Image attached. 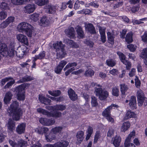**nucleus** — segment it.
<instances>
[{"mask_svg":"<svg viewBox=\"0 0 147 147\" xmlns=\"http://www.w3.org/2000/svg\"><path fill=\"white\" fill-rule=\"evenodd\" d=\"M18 103L16 101H14L11 105L9 108L7 110L9 115L12 116L13 119L16 121H18L20 117L22 115V110L18 108Z\"/></svg>","mask_w":147,"mask_h":147,"instance_id":"1","label":"nucleus"},{"mask_svg":"<svg viewBox=\"0 0 147 147\" xmlns=\"http://www.w3.org/2000/svg\"><path fill=\"white\" fill-rule=\"evenodd\" d=\"M31 25L25 22L20 23L17 27L18 30L20 32H22L28 37H32L35 36V33H33L31 29Z\"/></svg>","mask_w":147,"mask_h":147,"instance_id":"2","label":"nucleus"},{"mask_svg":"<svg viewBox=\"0 0 147 147\" xmlns=\"http://www.w3.org/2000/svg\"><path fill=\"white\" fill-rule=\"evenodd\" d=\"M98 87L95 88L94 93L96 96L99 97L100 100H105L108 96V92L105 90H103L99 85H98Z\"/></svg>","mask_w":147,"mask_h":147,"instance_id":"3","label":"nucleus"},{"mask_svg":"<svg viewBox=\"0 0 147 147\" xmlns=\"http://www.w3.org/2000/svg\"><path fill=\"white\" fill-rule=\"evenodd\" d=\"M37 111L38 113L46 115L49 117H60L61 115V113L60 112L56 111L50 112L41 108L37 109Z\"/></svg>","mask_w":147,"mask_h":147,"instance_id":"4","label":"nucleus"},{"mask_svg":"<svg viewBox=\"0 0 147 147\" xmlns=\"http://www.w3.org/2000/svg\"><path fill=\"white\" fill-rule=\"evenodd\" d=\"M137 96L138 100L139 106H142L143 104L144 106L147 105V98L144 97L143 92L140 89L138 90Z\"/></svg>","mask_w":147,"mask_h":147,"instance_id":"5","label":"nucleus"},{"mask_svg":"<svg viewBox=\"0 0 147 147\" xmlns=\"http://www.w3.org/2000/svg\"><path fill=\"white\" fill-rule=\"evenodd\" d=\"M117 54L119 55L121 61L126 65V69H129L131 67V64L130 62L125 59V56L120 52H117Z\"/></svg>","mask_w":147,"mask_h":147,"instance_id":"6","label":"nucleus"},{"mask_svg":"<svg viewBox=\"0 0 147 147\" xmlns=\"http://www.w3.org/2000/svg\"><path fill=\"white\" fill-rule=\"evenodd\" d=\"M7 82H8L5 86L4 87L5 88H9L10 87L15 83V81L12 78L8 77L1 80V84L3 86Z\"/></svg>","mask_w":147,"mask_h":147,"instance_id":"7","label":"nucleus"},{"mask_svg":"<svg viewBox=\"0 0 147 147\" xmlns=\"http://www.w3.org/2000/svg\"><path fill=\"white\" fill-rule=\"evenodd\" d=\"M77 65L76 63L74 62L71 63H69L65 66V67L64 68L63 70L65 71L67 69L69 68L70 67H72L70 69H69L66 71L65 72V75L66 76H67L72 71L75 70V68L74 67V66H76Z\"/></svg>","mask_w":147,"mask_h":147,"instance_id":"8","label":"nucleus"},{"mask_svg":"<svg viewBox=\"0 0 147 147\" xmlns=\"http://www.w3.org/2000/svg\"><path fill=\"white\" fill-rule=\"evenodd\" d=\"M39 121L42 125L46 126H49L53 125L55 122L54 120L52 119H47L46 118H40Z\"/></svg>","mask_w":147,"mask_h":147,"instance_id":"9","label":"nucleus"},{"mask_svg":"<svg viewBox=\"0 0 147 147\" xmlns=\"http://www.w3.org/2000/svg\"><path fill=\"white\" fill-rule=\"evenodd\" d=\"M9 143L11 146L13 147H25L27 146V143L26 141L22 140H20L18 143V145L14 141L9 140Z\"/></svg>","mask_w":147,"mask_h":147,"instance_id":"10","label":"nucleus"},{"mask_svg":"<svg viewBox=\"0 0 147 147\" xmlns=\"http://www.w3.org/2000/svg\"><path fill=\"white\" fill-rule=\"evenodd\" d=\"M118 107V106L116 105L111 104L110 106L107 107L103 111L102 113V115L106 117L111 115V110L113 107L117 108Z\"/></svg>","mask_w":147,"mask_h":147,"instance_id":"11","label":"nucleus"},{"mask_svg":"<svg viewBox=\"0 0 147 147\" xmlns=\"http://www.w3.org/2000/svg\"><path fill=\"white\" fill-rule=\"evenodd\" d=\"M120 90L122 96H125L129 93V89L127 86L125 84H122L120 85Z\"/></svg>","mask_w":147,"mask_h":147,"instance_id":"12","label":"nucleus"},{"mask_svg":"<svg viewBox=\"0 0 147 147\" xmlns=\"http://www.w3.org/2000/svg\"><path fill=\"white\" fill-rule=\"evenodd\" d=\"M50 22V20L49 18L46 16H43L42 18L40 20L39 25L41 26L46 27L48 26Z\"/></svg>","mask_w":147,"mask_h":147,"instance_id":"13","label":"nucleus"},{"mask_svg":"<svg viewBox=\"0 0 147 147\" xmlns=\"http://www.w3.org/2000/svg\"><path fill=\"white\" fill-rule=\"evenodd\" d=\"M16 87V91L17 92V99L19 100H24L25 99L24 90H21Z\"/></svg>","mask_w":147,"mask_h":147,"instance_id":"14","label":"nucleus"},{"mask_svg":"<svg viewBox=\"0 0 147 147\" xmlns=\"http://www.w3.org/2000/svg\"><path fill=\"white\" fill-rule=\"evenodd\" d=\"M27 48L24 46H23L21 47L18 48L16 52L17 56L19 57H22L26 52Z\"/></svg>","mask_w":147,"mask_h":147,"instance_id":"15","label":"nucleus"},{"mask_svg":"<svg viewBox=\"0 0 147 147\" xmlns=\"http://www.w3.org/2000/svg\"><path fill=\"white\" fill-rule=\"evenodd\" d=\"M35 9L34 4H28L24 7V11L25 13H30L33 12Z\"/></svg>","mask_w":147,"mask_h":147,"instance_id":"16","label":"nucleus"},{"mask_svg":"<svg viewBox=\"0 0 147 147\" xmlns=\"http://www.w3.org/2000/svg\"><path fill=\"white\" fill-rule=\"evenodd\" d=\"M129 105L130 108L133 109L136 108V102L135 97L132 96L131 97L129 100Z\"/></svg>","mask_w":147,"mask_h":147,"instance_id":"17","label":"nucleus"},{"mask_svg":"<svg viewBox=\"0 0 147 147\" xmlns=\"http://www.w3.org/2000/svg\"><path fill=\"white\" fill-rule=\"evenodd\" d=\"M26 124L23 123L18 125L16 128V131L19 134L24 133L25 130Z\"/></svg>","mask_w":147,"mask_h":147,"instance_id":"18","label":"nucleus"},{"mask_svg":"<svg viewBox=\"0 0 147 147\" xmlns=\"http://www.w3.org/2000/svg\"><path fill=\"white\" fill-rule=\"evenodd\" d=\"M77 34L80 37H84L85 34L82 28L80 25H77L75 27Z\"/></svg>","mask_w":147,"mask_h":147,"instance_id":"19","label":"nucleus"},{"mask_svg":"<svg viewBox=\"0 0 147 147\" xmlns=\"http://www.w3.org/2000/svg\"><path fill=\"white\" fill-rule=\"evenodd\" d=\"M68 94L71 99L72 100H75L77 99V95L75 94L74 91L72 89L68 90Z\"/></svg>","mask_w":147,"mask_h":147,"instance_id":"20","label":"nucleus"},{"mask_svg":"<svg viewBox=\"0 0 147 147\" xmlns=\"http://www.w3.org/2000/svg\"><path fill=\"white\" fill-rule=\"evenodd\" d=\"M48 129L46 127H42L37 128L35 130V131L39 134H42L46 133L48 131Z\"/></svg>","mask_w":147,"mask_h":147,"instance_id":"21","label":"nucleus"},{"mask_svg":"<svg viewBox=\"0 0 147 147\" xmlns=\"http://www.w3.org/2000/svg\"><path fill=\"white\" fill-rule=\"evenodd\" d=\"M55 6L52 5H48L46 6V12L47 13L49 14H52L56 11Z\"/></svg>","mask_w":147,"mask_h":147,"instance_id":"22","label":"nucleus"},{"mask_svg":"<svg viewBox=\"0 0 147 147\" xmlns=\"http://www.w3.org/2000/svg\"><path fill=\"white\" fill-rule=\"evenodd\" d=\"M65 32L68 36L71 37H75V32L73 27L69 28L67 30L65 31Z\"/></svg>","mask_w":147,"mask_h":147,"instance_id":"23","label":"nucleus"},{"mask_svg":"<svg viewBox=\"0 0 147 147\" xmlns=\"http://www.w3.org/2000/svg\"><path fill=\"white\" fill-rule=\"evenodd\" d=\"M136 115L134 112L131 111H128L126 114L124 119L127 120L131 118H136Z\"/></svg>","mask_w":147,"mask_h":147,"instance_id":"24","label":"nucleus"},{"mask_svg":"<svg viewBox=\"0 0 147 147\" xmlns=\"http://www.w3.org/2000/svg\"><path fill=\"white\" fill-rule=\"evenodd\" d=\"M38 99L40 102L45 105H48L51 102V100H50L46 98L42 94H40L39 95Z\"/></svg>","mask_w":147,"mask_h":147,"instance_id":"25","label":"nucleus"},{"mask_svg":"<svg viewBox=\"0 0 147 147\" xmlns=\"http://www.w3.org/2000/svg\"><path fill=\"white\" fill-rule=\"evenodd\" d=\"M63 127L61 126H57L53 128L51 130V132L53 134H61L63 129Z\"/></svg>","mask_w":147,"mask_h":147,"instance_id":"26","label":"nucleus"},{"mask_svg":"<svg viewBox=\"0 0 147 147\" xmlns=\"http://www.w3.org/2000/svg\"><path fill=\"white\" fill-rule=\"evenodd\" d=\"M54 48L56 50V51L65 47V45L62 44L61 41L57 42L53 45Z\"/></svg>","mask_w":147,"mask_h":147,"instance_id":"27","label":"nucleus"},{"mask_svg":"<svg viewBox=\"0 0 147 147\" xmlns=\"http://www.w3.org/2000/svg\"><path fill=\"white\" fill-rule=\"evenodd\" d=\"M121 138L119 136H116L113 141V144L115 147H118L120 145Z\"/></svg>","mask_w":147,"mask_h":147,"instance_id":"28","label":"nucleus"},{"mask_svg":"<svg viewBox=\"0 0 147 147\" xmlns=\"http://www.w3.org/2000/svg\"><path fill=\"white\" fill-rule=\"evenodd\" d=\"M56 52H57V56L59 58H63L64 57L66 54L64 50V48L58 50L56 51Z\"/></svg>","mask_w":147,"mask_h":147,"instance_id":"29","label":"nucleus"},{"mask_svg":"<svg viewBox=\"0 0 147 147\" xmlns=\"http://www.w3.org/2000/svg\"><path fill=\"white\" fill-rule=\"evenodd\" d=\"M130 124L129 122L127 121L123 123L121 128V131L125 132L130 127Z\"/></svg>","mask_w":147,"mask_h":147,"instance_id":"30","label":"nucleus"},{"mask_svg":"<svg viewBox=\"0 0 147 147\" xmlns=\"http://www.w3.org/2000/svg\"><path fill=\"white\" fill-rule=\"evenodd\" d=\"M12 95L11 93L10 92H8L6 93L4 99V101L5 104H7L9 102Z\"/></svg>","mask_w":147,"mask_h":147,"instance_id":"31","label":"nucleus"},{"mask_svg":"<svg viewBox=\"0 0 147 147\" xmlns=\"http://www.w3.org/2000/svg\"><path fill=\"white\" fill-rule=\"evenodd\" d=\"M7 127L9 129L12 131L15 129V122L11 119H9L7 124Z\"/></svg>","mask_w":147,"mask_h":147,"instance_id":"32","label":"nucleus"},{"mask_svg":"<svg viewBox=\"0 0 147 147\" xmlns=\"http://www.w3.org/2000/svg\"><path fill=\"white\" fill-rule=\"evenodd\" d=\"M34 79V78L31 76H26L23 77L18 82V83H21L26 81H31Z\"/></svg>","mask_w":147,"mask_h":147,"instance_id":"33","label":"nucleus"},{"mask_svg":"<svg viewBox=\"0 0 147 147\" xmlns=\"http://www.w3.org/2000/svg\"><path fill=\"white\" fill-rule=\"evenodd\" d=\"M84 133L81 131H78L76 134V136L78 141L81 142L84 139Z\"/></svg>","mask_w":147,"mask_h":147,"instance_id":"34","label":"nucleus"},{"mask_svg":"<svg viewBox=\"0 0 147 147\" xmlns=\"http://www.w3.org/2000/svg\"><path fill=\"white\" fill-rule=\"evenodd\" d=\"M86 29L91 34H94L96 33V31L92 24H89L87 25Z\"/></svg>","mask_w":147,"mask_h":147,"instance_id":"35","label":"nucleus"},{"mask_svg":"<svg viewBox=\"0 0 147 147\" xmlns=\"http://www.w3.org/2000/svg\"><path fill=\"white\" fill-rule=\"evenodd\" d=\"M66 107L63 105H57L54 106L53 108L54 109L58 111H63L65 109Z\"/></svg>","mask_w":147,"mask_h":147,"instance_id":"36","label":"nucleus"},{"mask_svg":"<svg viewBox=\"0 0 147 147\" xmlns=\"http://www.w3.org/2000/svg\"><path fill=\"white\" fill-rule=\"evenodd\" d=\"M93 128L90 127H89L88 128L86 138V140H88L90 137L91 134L93 133Z\"/></svg>","mask_w":147,"mask_h":147,"instance_id":"37","label":"nucleus"},{"mask_svg":"<svg viewBox=\"0 0 147 147\" xmlns=\"http://www.w3.org/2000/svg\"><path fill=\"white\" fill-rule=\"evenodd\" d=\"M7 46L4 43H0V53H2L3 52H7Z\"/></svg>","mask_w":147,"mask_h":147,"instance_id":"38","label":"nucleus"},{"mask_svg":"<svg viewBox=\"0 0 147 147\" xmlns=\"http://www.w3.org/2000/svg\"><path fill=\"white\" fill-rule=\"evenodd\" d=\"M18 40L24 44L28 45V40L26 37H17Z\"/></svg>","mask_w":147,"mask_h":147,"instance_id":"39","label":"nucleus"},{"mask_svg":"<svg viewBox=\"0 0 147 147\" xmlns=\"http://www.w3.org/2000/svg\"><path fill=\"white\" fill-rule=\"evenodd\" d=\"M135 131L134 130L133 131L130 133L128 137L126 138L125 141H131V138H133L134 137L135 135Z\"/></svg>","mask_w":147,"mask_h":147,"instance_id":"40","label":"nucleus"},{"mask_svg":"<svg viewBox=\"0 0 147 147\" xmlns=\"http://www.w3.org/2000/svg\"><path fill=\"white\" fill-rule=\"evenodd\" d=\"M49 2V0H38L36 3L39 6H42L47 4Z\"/></svg>","mask_w":147,"mask_h":147,"instance_id":"41","label":"nucleus"},{"mask_svg":"<svg viewBox=\"0 0 147 147\" xmlns=\"http://www.w3.org/2000/svg\"><path fill=\"white\" fill-rule=\"evenodd\" d=\"M48 92L50 94L55 96H59L61 93L59 90H56L53 91H49Z\"/></svg>","mask_w":147,"mask_h":147,"instance_id":"42","label":"nucleus"},{"mask_svg":"<svg viewBox=\"0 0 147 147\" xmlns=\"http://www.w3.org/2000/svg\"><path fill=\"white\" fill-rule=\"evenodd\" d=\"M45 55V52L43 51L40 53V54L37 55H36L34 57H33L34 59H35L36 60L37 59H42L43 58Z\"/></svg>","mask_w":147,"mask_h":147,"instance_id":"43","label":"nucleus"},{"mask_svg":"<svg viewBox=\"0 0 147 147\" xmlns=\"http://www.w3.org/2000/svg\"><path fill=\"white\" fill-rule=\"evenodd\" d=\"M91 104L92 106L93 107H96L98 105L97 99L94 96H91Z\"/></svg>","mask_w":147,"mask_h":147,"instance_id":"44","label":"nucleus"},{"mask_svg":"<svg viewBox=\"0 0 147 147\" xmlns=\"http://www.w3.org/2000/svg\"><path fill=\"white\" fill-rule=\"evenodd\" d=\"M94 71L91 69H89L86 71L85 73V75L86 76H92L94 75Z\"/></svg>","mask_w":147,"mask_h":147,"instance_id":"45","label":"nucleus"},{"mask_svg":"<svg viewBox=\"0 0 147 147\" xmlns=\"http://www.w3.org/2000/svg\"><path fill=\"white\" fill-rule=\"evenodd\" d=\"M107 65L110 67H112L114 66L116 64L115 61L113 59H108L106 61Z\"/></svg>","mask_w":147,"mask_h":147,"instance_id":"46","label":"nucleus"},{"mask_svg":"<svg viewBox=\"0 0 147 147\" xmlns=\"http://www.w3.org/2000/svg\"><path fill=\"white\" fill-rule=\"evenodd\" d=\"M30 84L28 83H24L17 87V88L21 90H24L25 88L27 87L30 86Z\"/></svg>","mask_w":147,"mask_h":147,"instance_id":"47","label":"nucleus"},{"mask_svg":"<svg viewBox=\"0 0 147 147\" xmlns=\"http://www.w3.org/2000/svg\"><path fill=\"white\" fill-rule=\"evenodd\" d=\"M39 15L36 13H34L30 16L31 19L34 22L37 21L38 19Z\"/></svg>","mask_w":147,"mask_h":147,"instance_id":"48","label":"nucleus"},{"mask_svg":"<svg viewBox=\"0 0 147 147\" xmlns=\"http://www.w3.org/2000/svg\"><path fill=\"white\" fill-rule=\"evenodd\" d=\"M68 44H69L70 46L74 48H78V45L76 43L74 42L72 40H68L67 42Z\"/></svg>","mask_w":147,"mask_h":147,"instance_id":"49","label":"nucleus"},{"mask_svg":"<svg viewBox=\"0 0 147 147\" xmlns=\"http://www.w3.org/2000/svg\"><path fill=\"white\" fill-rule=\"evenodd\" d=\"M119 90L117 88L115 87L112 89V94L113 95L116 96H118L119 95Z\"/></svg>","mask_w":147,"mask_h":147,"instance_id":"50","label":"nucleus"},{"mask_svg":"<svg viewBox=\"0 0 147 147\" xmlns=\"http://www.w3.org/2000/svg\"><path fill=\"white\" fill-rule=\"evenodd\" d=\"M45 136L46 139L48 142H51L53 140H54L55 138V136L53 135L52 136L51 135V134H49L48 135L46 134Z\"/></svg>","mask_w":147,"mask_h":147,"instance_id":"51","label":"nucleus"},{"mask_svg":"<svg viewBox=\"0 0 147 147\" xmlns=\"http://www.w3.org/2000/svg\"><path fill=\"white\" fill-rule=\"evenodd\" d=\"M140 57L143 58H147V48L143 50L140 55Z\"/></svg>","mask_w":147,"mask_h":147,"instance_id":"52","label":"nucleus"},{"mask_svg":"<svg viewBox=\"0 0 147 147\" xmlns=\"http://www.w3.org/2000/svg\"><path fill=\"white\" fill-rule=\"evenodd\" d=\"M99 31L101 35L100 37H105V28L100 26H99Z\"/></svg>","mask_w":147,"mask_h":147,"instance_id":"53","label":"nucleus"},{"mask_svg":"<svg viewBox=\"0 0 147 147\" xmlns=\"http://www.w3.org/2000/svg\"><path fill=\"white\" fill-rule=\"evenodd\" d=\"M130 141H125L124 142L125 147H136L135 145L132 143H130Z\"/></svg>","mask_w":147,"mask_h":147,"instance_id":"54","label":"nucleus"},{"mask_svg":"<svg viewBox=\"0 0 147 147\" xmlns=\"http://www.w3.org/2000/svg\"><path fill=\"white\" fill-rule=\"evenodd\" d=\"M60 141L62 147H67L69 144V142L65 140H62Z\"/></svg>","mask_w":147,"mask_h":147,"instance_id":"55","label":"nucleus"},{"mask_svg":"<svg viewBox=\"0 0 147 147\" xmlns=\"http://www.w3.org/2000/svg\"><path fill=\"white\" fill-rule=\"evenodd\" d=\"M127 47L131 52H134L135 51L136 48V46L132 44L127 45Z\"/></svg>","mask_w":147,"mask_h":147,"instance_id":"56","label":"nucleus"},{"mask_svg":"<svg viewBox=\"0 0 147 147\" xmlns=\"http://www.w3.org/2000/svg\"><path fill=\"white\" fill-rule=\"evenodd\" d=\"M114 131V130L113 128H109V131L107 132V136L109 137H111L113 135Z\"/></svg>","mask_w":147,"mask_h":147,"instance_id":"57","label":"nucleus"},{"mask_svg":"<svg viewBox=\"0 0 147 147\" xmlns=\"http://www.w3.org/2000/svg\"><path fill=\"white\" fill-rule=\"evenodd\" d=\"M7 16V14L5 12L1 11L0 12V19L3 20L5 19Z\"/></svg>","mask_w":147,"mask_h":147,"instance_id":"58","label":"nucleus"},{"mask_svg":"<svg viewBox=\"0 0 147 147\" xmlns=\"http://www.w3.org/2000/svg\"><path fill=\"white\" fill-rule=\"evenodd\" d=\"M0 7L1 9H6L8 8L7 4L6 3L4 2L1 3Z\"/></svg>","mask_w":147,"mask_h":147,"instance_id":"59","label":"nucleus"},{"mask_svg":"<svg viewBox=\"0 0 147 147\" xmlns=\"http://www.w3.org/2000/svg\"><path fill=\"white\" fill-rule=\"evenodd\" d=\"M109 73L113 76H116L118 74V70L116 69H113L110 70Z\"/></svg>","mask_w":147,"mask_h":147,"instance_id":"60","label":"nucleus"},{"mask_svg":"<svg viewBox=\"0 0 147 147\" xmlns=\"http://www.w3.org/2000/svg\"><path fill=\"white\" fill-rule=\"evenodd\" d=\"M135 80L136 86L138 88H139L141 84L140 81L137 77H136Z\"/></svg>","mask_w":147,"mask_h":147,"instance_id":"61","label":"nucleus"},{"mask_svg":"<svg viewBox=\"0 0 147 147\" xmlns=\"http://www.w3.org/2000/svg\"><path fill=\"white\" fill-rule=\"evenodd\" d=\"M6 52H7V53L11 56H13L14 55L15 53V51L14 50L13 47L11 48V50L9 49V51H8L7 50V51Z\"/></svg>","mask_w":147,"mask_h":147,"instance_id":"62","label":"nucleus"},{"mask_svg":"<svg viewBox=\"0 0 147 147\" xmlns=\"http://www.w3.org/2000/svg\"><path fill=\"white\" fill-rule=\"evenodd\" d=\"M100 132H99L97 131L94 137V142L96 143L97 142L98 139L100 137Z\"/></svg>","mask_w":147,"mask_h":147,"instance_id":"63","label":"nucleus"},{"mask_svg":"<svg viewBox=\"0 0 147 147\" xmlns=\"http://www.w3.org/2000/svg\"><path fill=\"white\" fill-rule=\"evenodd\" d=\"M62 68L58 65L57 67L55 68V71L56 73L59 74L62 70Z\"/></svg>","mask_w":147,"mask_h":147,"instance_id":"64","label":"nucleus"}]
</instances>
